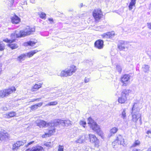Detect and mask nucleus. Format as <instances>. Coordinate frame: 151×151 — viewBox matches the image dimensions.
<instances>
[{
	"label": "nucleus",
	"instance_id": "nucleus-29",
	"mask_svg": "<svg viewBox=\"0 0 151 151\" xmlns=\"http://www.w3.org/2000/svg\"><path fill=\"white\" fill-rule=\"evenodd\" d=\"M126 109H123L122 111V112L121 114V118L122 119H125L126 118Z\"/></svg>",
	"mask_w": 151,
	"mask_h": 151
},
{
	"label": "nucleus",
	"instance_id": "nucleus-21",
	"mask_svg": "<svg viewBox=\"0 0 151 151\" xmlns=\"http://www.w3.org/2000/svg\"><path fill=\"white\" fill-rule=\"evenodd\" d=\"M11 19V22L13 24H17L20 21V18L16 15L12 17Z\"/></svg>",
	"mask_w": 151,
	"mask_h": 151
},
{
	"label": "nucleus",
	"instance_id": "nucleus-54",
	"mask_svg": "<svg viewBox=\"0 0 151 151\" xmlns=\"http://www.w3.org/2000/svg\"><path fill=\"white\" fill-rule=\"evenodd\" d=\"M2 57V55H0V58Z\"/></svg>",
	"mask_w": 151,
	"mask_h": 151
},
{
	"label": "nucleus",
	"instance_id": "nucleus-33",
	"mask_svg": "<svg viewBox=\"0 0 151 151\" xmlns=\"http://www.w3.org/2000/svg\"><path fill=\"white\" fill-rule=\"evenodd\" d=\"M39 15L41 18L44 19H45L46 14L45 13L42 12H41L39 14Z\"/></svg>",
	"mask_w": 151,
	"mask_h": 151
},
{
	"label": "nucleus",
	"instance_id": "nucleus-26",
	"mask_svg": "<svg viewBox=\"0 0 151 151\" xmlns=\"http://www.w3.org/2000/svg\"><path fill=\"white\" fill-rule=\"evenodd\" d=\"M136 0H131V1L130 3L129 6V9L130 10H131L133 9V6H135Z\"/></svg>",
	"mask_w": 151,
	"mask_h": 151
},
{
	"label": "nucleus",
	"instance_id": "nucleus-37",
	"mask_svg": "<svg viewBox=\"0 0 151 151\" xmlns=\"http://www.w3.org/2000/svg\"><path fill=\"white\" fill-rule=\"evenodd\" d=\"M60 125L61 124L63 126H65V120H60Z\"/></svg>",
	"mask_w": 151,
	"mask_h": 151
},
{
	"label": "nucleus",
	"instance_id": "nucleus-25",
	"mask_svg": "<svg viewBox=\"0 0 151 151\" xmlns=\"http://www.w3.org/2000/svg\"><path fill=\"white\" fill-rule=\"evenodd\" d=\"M37 43V42L32 41H31L24 42V45L25 46H33Z\"/></svg>",
	"mask_w": 151,
	"mask_h": 151
},
{
	"label": "nucleus",
	"instance_id": "nucleus-19",
	"mask_svg": "<svg viewBox=\"0 0 151 151\" xmlns=\"http://www.w3.org/2000/svg\"><path fill=\"white\" fill-rule=\"evenodd\" d=\"M25 151H44L43 148L40 146H37L32 148V149H28Z\"/></svg>",
	"mask_w": 151,
	"mask_h": 151
},
{
	"label": "nucleus",
	"instance_id": "nucleus-39",
	"mask_svg": "<svg viewBox=\"0 0 151 151\" xmlns=\"http://www.w3.org/2000/svg\"><path fill=\"white\" fill-rule=\"evenodd\" d=\"M79 124L80 125H82L84 127H85L84 125L86 124V123L85 121H80Z\"/></svg>",
	"mask_w": 151,
	"mask_h": 151
},
{
	"label": "nucleus",
	"instance_id": "nucleus-55",
	"mask_svg": "<svg viewBox=\"0 0 151 151\" xmlns=\"http://www.w3.org/2000/svg\"><path fill=\"white\" fill-rule=\"evenodd\" d=\"M135 151H137V150L136 149H135Z\"/></svg>",
	"mask_w": 151,
	"mask_h": 151
},
{
	"label": "nucleus",
	"instance_id": "nucleus-43",
	"mask_svg": "<svg viewBox=\"0 0 151 151\" xmlns=\"http://www.w3.org/2000/svg\"><path fill=\"white\" fill-rule=\"evenodd\" d=\"M147 26L148 27L151 29V23H147Z\"/></svg>",
	"mask_w": 151,
	"mask_h": 151
},
{
	"label": "nucleus",
	"instance_id": "nucleus-4",
	"mask_svg": "<svg viewBox=\"0 0 151 151\" xmlns=\"http://www.w3.org/2000/svg\"><path fill=\"white\" fill-rule=\"evenodd\" d=\"M38 51L35 50L31 51L22 54L20 55L17 58V61L19 62H21L22 61L24 60L26 56L30 58L32 56L35 54L37 53Z\"/></svg>",
	"mask_w": 151,
	"mask_h": 151
},
{
	"label": "nucleus",
	"instance_id": "nucleus-45",
	"mask_svg": "<svg viewBox=\"0 0 151 151\" xmlns=\"http://www.w3.org/2000/svg\"><path fill=\"white\" fill-rule=\"evenodd\" d=\"M1 109L4 111H6L8 109L6 107L4 106L1 108Z\"/></svg>",
	"mask_w": 151,
	"mask_h": 151
},
{
	"label": "nucleus",
	"instance_id": "nucleus-27",
	"mask_svg": "<svg viewBox=\"0 0 151 151\" xmlns=\"http://www.w3.org/2000/svg\"><path fill=\"white\" fill-rule=\"evenodd\" d=\"M140 144V142L138 140H135L131 147H135L139 146Z\"/></svg>",
	"mask_w": 151,
	"mask_h": 151
},
{
	"label": "nucleus",
	"instance_id": "nucleus-49",
	"mask_svg": "<svg viewBox=\"0 0 151 151\" xmlns=\"http://www.w3.org/2000/svg\"><path fill=\"white\" fill-rule=\"evenodd\" d=\"M34 142V141H32V142H29L27 144V145H26V146L27 147V146H28L29 145L32 144Z\"/></svg>",
	"mask_w": 151,
	"mask_h": 151
},
{
	"label": "nucleus",
	"instance_id": "nucleus-30",
	"mask_svg": "<svg viewBox=\"0 0 151 151\" xmlns=\"http://www.w3.org/2000/svg\"><path fill=\"white\" fill-rule=\"evenodd\" d=\"M16 113L14 111H12L8 113V114H6V115L8 116L9 117H8V118H9L14 116L16 115Z\"/></svg>",
	"mask_w": 151,
	"mask_h": 151
},
{
	"label": "nucleus",
	"instance_id": "nucleus-52",
	"mask_svg": "<svg viewBox=\"0 0 151 151\" xmlns=\"http://www.w3.org/2000/svg\"><path fill=\"white\" fill-rule=\"evenodd\" d=\"M83 4H81V7H82L83 6Z\"/></svg>",
	"mask_w": 151,
	"mask_h": 151
},
{
	"label": "nucleus",
	"instance_id": "nucleus-17",
	"mask_svg": "<svg viewBox=\"0 0 151 151\" xmlns=\"http://www.w3.org/2000/svg\"><path fill=\"white\" fill-rule=\"evenodd\" d=\"M103 41L101 40H97L95 43V47L99 49H102L103 48Z\"/></svg>",
	"mask_w": 151,
	"mask_h": 151
},
{
	"label": "nucleus",
	"instance_id": "nucleus-50",
	"mask_svg": "<svg viewBox=\"0 0 151 151\" xmlns=\"http://www.w3.org/2000/svg\"><path fill=\"white\" fill-rule=\"evenodd\" d=\"M1 67H2V65H0V74L1 73L2 71Z\"/></svg>",
	"mask_w": 151,
	"mask_h": 151
},
{
	"label": "nucleus",
	"instance_id": "nucleus-36",
	"mask_svg": "<svg viewBox=\"0 0 151 151\" xmlns=\"http://www.w3.org/2000/svg\"><path fill=\"white\" fill-rule=\"evenodd\" d=\"M47 147H50L52 145V143L50 142H47L44 144Z\"/></svg>",
	"mask_w": 151,
	"mask_h": 151
},
{
	"label": "nucleus",
	"instance_id": "nucleus-47",
	"mask_svg": "<svg viewBox=\"0 0 151 151\" xmlns=\"http://www.w3.org/2000/svg\"><path fill=\"white\" fill-rule=\"evenodd\" d=\"M48 20L49 21L51 22V23H52L53 22V19L52 18H49L48 19Z\"/></svg>",
	"mask_w": 151,
	"mask_h": 151
},
{
	"label": "nucleus",
	"instance_id": "nucleus-23",
	"mask_svg": "<svg viewBox=\"0 0 151 151\" xmlns=\"http://www.w3.org/2000/svg\"><path fill=\"white\" fill-rule=\"evenodd\" d=\"M118 130V129L115 127H114L112 129H111L110 131V133H109V134L108 135V136L109 137H110L116 133L117 132Z\"/></svg>",
	"mask_w": 151,
	"mask_h": 151
},
{
	"label": "nucleus",
	"instance_id": "nucleus-3",
	"mask_svg": "<svg viewBox=\"0 0 151 151\" xmlns=\"http://www.w3.org/2000/svg\"><path fill=\"white\" fill-rule=\"evenodd\" d=\"M77 69L76 66L74 65H71L70 67L63 70L61 72L60 76L61 77L71 76L75 73Z\"/></svg>",
	"mask_w": 151,
	"mask_h": 151
},
{
	"label": "nucleus",
	"instance_id": "nucleus-44",
	"mask_svg": "<svg viewBox=\"0 0 151 151\" xmlns=\"http://www.w3.org/2000/svg\"><path fill=\"white\" fill-rule=\"evenodd\" d=\"M42 103H38L37 104H36L37 106V107L41 106L42 104Z\"/></svg>",
	"mask_w": 151,
	"mask_h": 151
},
{
	"label": "nucleus",
	"instance_id": "nucleus-34",
	"mask_svg": "<svg viewBox=\"0 0 151 151\" xmlns=\"http://www.w3.org/2000/svg\"><path fill=\"white\" fill-rule=\"evenodd\" d=\"M72 122L69 120H65V125H67V126H70L72 124Z\"/></svg>",
	"mask_w": 151,
	"mask_h": 151
},
{
	"label": "nucleus",
	"instance_id": "nucleus-16",
	"mask_svg": "<svg viewBox=\"0 0 151 151\" xmlns=\"http://www.w3.org/2000/svg\"><path fill=\"white\" fill-rule=\"evenodd\" d=\"M25 143L26 141L24 140H23V141H17L16 143L13 144L12 149L13 150H17L20 146L23 145Z\"/></svg>",
	"mask_w": 151,
	"mask_h": 151
},
{
	"label": "nucleus",
	"instance_id": "nucleus-20",
	"mask_svg": "<svg viewBox=\"0 0 151 151\" xmlns=\"http://www.w3.org/2000/svg\"><path fill=\"white\" fill-rule=\"evenodd\" d=\"M87 139V138L85 135H83L80 136L76 140L75 142L76 143H82L85 142Z\"/></svg>",
	"mask_w": 151,
	"mask_h": 151
},
{
	"label": "nucleus",
	"instance_id": "nucleus-9",
	"mask_svg": "<svg viewBox=\"0 0 151 151\" xmlns=\"http://www.w3.org/2000/svg\"><path fill=\"white\" fill-rule=\"evenodd\" d=\"M93 15L96 21L99 20L103 16L101 10L99 9L94 10L93 12Z\"/></svg>",
	"mask_w": 151,
	"mask_h": 151
},
{
	"label": "nucleus",
	"instance_id": "nucleus-38",
	"mask_svg": "<svg viewBox=\"0 0 151 151\" xmlns=\"http://www.w3.org/2000/svg\"><path fill=\"white\" fill-rule=\"evenodd\" d=\"M64 147L63 146H59L58 151H63Z\"/></svg>",
	"mask_w": 151,
	"mask_h": 151
},
{
	"label": "nucleus",
	"instance_id": "nucleus-13",
	"mask_svg": "<svg viewBox=\"0 0 151 151\" xmlns=\"http://www.w3.org/2000/svg\"><path fill=\"white\" fill-rule=\"evenodd\" d=\"M130 76L129 74H125L122 76L121 78V81L123 83V86H126L128 84Z\"/></svg>",
	"mask_w": 151,
	"mask_h": 151
},
{
	"label": "nucleus",
	"instance_id": "nucleus-6",
	"mask_svg": "<svg viewBox=\"0 0 151 151\" xmlns=\"http://www.w3.org/2000/svg\"><path fill=\"white\" fill-rule=\"evenodd\" d=\"M16 88L14 87H12L8 89H5L0 91V97H4L7 96L12 93L13 91H15Z\"/></svg>",
	"mask_w": 151,
	"mask_h": 151
},
{
	"label": "nucleus",
	"instance_id": "nucleus-12",
	"mask_svg": "<svg viewBox=\"0 0 151 151\" xmlns=\"http://www.w3.org/2000/svg\"><path fill=\"white\" fill-rule=\"evenodd\" d=\"M9 135L5 131L1 132L0 134V140L1 141H7L9 139Z\"/></svg>",
	"mask_w": 151,
	"mask_h": 151
},
{
	"label": "nucleus",
	"instance_id": "nucleus-32",
	"mask_svg": "<svg viewBox=\"0 0 151 151\" xmlns=\"http://www.w3.org/2000/svg\"><path fill=\"white\" fill-rule=\"evenodd\" d=\"M150 67L147 65H145L143 67V70L145 72H147L149 70Z\"/></svg>",
	"mask_w": 151,
	"mask_h": 151
},
{
	"label": "nucleus",
	"instance_id": "nucleus-48",
	"mask_svg": "<svg viewBox=\"0 0 151 151\" xmlns=\"http://www.w3.org/2000/svg\"><path fill=\"white\" fill-rule=\"evenodd\" d=\"M89 78H85L84 80V82L85 83H87L89 82Z\"/></svg>",
	"mask_w": 151,
	"mask_h": 151
},
{
	"label": "nucleus",
	"instance_id": "nucleus-31",
	"mask_svg": "<svg viewBox=\"0 0 151 151\" xmlns=\"http://www.w3.org/2000/svg\"><path fill=\"white\" fill-rule=\"evenodd\" d=\"M9 46L12 49H14L17 48L18 46L17 45L15 44H11L12 43H9Z\"/></svg>",
	"mask_w": 151,
	"mask_h": 151
},
{
	"label": "nucleus",
	"instance_id": "nucleus-10",
	"mask_svg": "<svg viewBox=\"0 0 151 151\" xmlns=\"http://www.w3.org/2000/svg\"><path fill=\"white\" fill-rule=\"evenodd\" d=\"M134 105L133 106V107L132 108V120L133 122H136L138 120V119H139V121L141 123V115L139 114V112L137 111V112L135 113L134 112Z\"/></svg>",
	"mask_w": 151,
	"mask_h": 151
},
{
	"label": "nucleus",
	"instance_id": "nucleus-51",
	"mask_svg": "<svg viewBox=\"0 0 151 151\" xmlns=\"http://www.w3.org/2000/svg\"><path fill=\"white\" fill-rule=\"evenodd\" d=\"M30 2H32V3H34V1H31V0H30Z\"/></svg>",
	"mask_w": 151,
	"mask_h": 151
},
{
	"label": "nucleus",
	"instance_id": "nucleus-2",
	"mask_svg": "<svg viewBox=\"0 0 151 151\" xmlns=\"http://www.w3.org/2000/svg\"><path fill=\"white\" fill-rule=\"evenodd\" d=\"M88 123L90 128H91L93 130L96 132L99 136L103 138V134L100 130L99 126L90 117L88 119Z\"/></svg>",
	"mask_w": 151,
	"mask_h": 151
},
{
	"label": "nucleus",
	"instance_id": "nucleus-7",
	"mask_svg": "<svg viewBox=\"0 0 151 151\" xmlns=\"http://www.w3.org/2000/svg\"><path fill=\"white\" fill-rule=\"evenodd\" d=\"M129 43L125 41H120L118 45V48L120 50L126 51L129 47Z\"/></svg>",
	"mask_w": 151,
	"mask_h": 151
},
{
	"label": "nucleus",
	"instance_id": "nucleus-42",
	"mask_svg": "<svg viewBox=\"0 0 151 151\" xmlns=\"http://www.w3.org/2000/svg\"><path fill=\"white\" fill-rule=\"evenodd\" d=\"M105 28V27L104 26H99L98 27V29L99 31H101L103 29Z\"/></svg>",
	"mask_w": 151,
	"mask_h": 151
},
{
	"label": "nucleus",
	"instance_id": "nucleus-18",
	"mask_svg": "<svg viewBox=\"0 0 151 151\" xmlns=\"http://www.w3.org/2000/svg\"><path fill=\"white\" fill-rule=\"evenodd\" d=\"M115 35L114 32L112 31L111 32H107L106 33L102 35L103 38H109L113 37Z\"/></svg>",
	"mask_w": 151,
	"mask_h": 151
},
{
	"label": "nucleus",
	"instance_id": "nucleus-53",
	"mask_svg": "<svg viewBox=\"0 0 151 151\" xmlns=\"http://www.w3.org/2000/svg\"><path fill=\"white\" fill-rule=\"evenodd\" d=\"M150 8L151 9V4H150Z\"/></svg>",
	"mask_w": 151,
	"mask_h": 151
},
{
	"label": "nucleus",
	"instance_id": "nucleus-35",
	"mask_svg": "<svg viewBox=\"0 0 151 151\" xmlns=\"http://www.w3.org/2000/svg\"><path fill=\"white\" fill-rule=\"evenodd\" d=\"M30 108L32 110H35L38 108L36 104L31 106Z\"/></svg>",
	"mask_w": 151,
	"mask_h": 151
},
{
	"label": "nucleus",
	"instance_id": "nucleus-14",
	"mask_svg": "<svg viewBox=\"0 0 151 151\" xmlns=\"http://www.w3.org/2000/svg\"><path fill=\"white\" fill-rule=\"evenodd\" d=\"M36 123L37 126L40 128H42L45 127H49V123H47L43 120H39L36 121Z\"/></svg>",
	"mask_w": 151,
	"mask_h": 151
},
{
	"label": "nucleus",
	"instance_id": "nucleus-11",
	"mask_svg": "<svg viewBox=\"0 0 151 151\" xmlns=\"http://www.w3.org/2000/svg\"><path fill=\"white\" fill-rule=\"evenodd\" d=\"M116 143H117L119 145H123L124 146V140L122 136L121 135H118L116 140L112 142L113 145L115 146V144ZM114 147L115 148L116 147Z\"/></svg>",
	"mask_w": 151,
	"mask_h": 151
},
{
	"label": "nucleus",
	"instance_id": "nucleus-41",
	"mask_svg": "<svg viewBox=\"0 0 151 151\" xmlns=\"http://www.w3.org/2000/svg\"><path fill=\"white\" fill-rule=\"evenodd\" d=\"M147 134L148 135H147V136H148L150 138H151V131H147Z\"/></svg>",
	"mask_w": 151,
	"mask_h": 151
},
{
	"label": "nucleus",
	"instance_id": "nucleus-15",
	"mask_svg": "<svg viewBox=\"0 0 151 151\" xmlns=\"http://www.w3.org/2000/svg\"><path fill=\"white\" fill-rule=\"evenodd\" d=\"M50 127V128L49 129L48 132L42 135V138H45L50 136L55 132V127Z\"/></svg>",
	"mask_w": 151,
	"mask_h": 151
},
{
	"label": "nucleus",
	"instance_id": "nucleus-24",
	"mask_svg": "<svg viewBox=\"0 0 151 151\" xmlns=\"http://www.w3.org/2000/svg\"><path fill=\"white\" fill-rule=\"evenodd\" d=\"M42 84L41 83H39L37 84H35L33 86L32 88V91H35L38 90L42 86Z\"/></svg>",
	"mask_w": 151,
	"mask_h": 151
},
{
	"label": "nucleus",
	"instance_id": "nucleus-46",
	"mask_svg": "<svg viewBox=\"0 0 151 151\" xmlns=\"http://www.w3.org/2000/svg\"><path fill=\"white\" fill-rule=\"evenodd\" d=\"M40 99H32L31 100V101H30L29 102H33L34 101H37V100H39V99H40Z\"/></svg>",
	"mask_w": 151,
	"mask_h": 151
},
{
	"label": "nucleus",
	"instance_id": "nucleus-22",
	"mask_svg": "<svg viewBox=\"0 0 151 151\" xmlns=\"http://www.w3.org/2000/svg\"><path fill=\"white\" fill-rule=\"evenodd\" d=\"M60 120L58 119L54 120L53 122L49 123V127H55L60 125Z\"/></svg>",
	"mask_w": 151,
	"mask_h": 151
},
{
	"label": "nucleus",
	"instance_id": "nucleus-1",
	"mask_svg": "<svg viewBox=\"0 0 151 151\" xmlns=\"http://www.w3.org/2000/svg\"><path fill=\"white\" fill-rule=\"evenodd\" d=\"M35 29L33 28H31L29 27H27L24 30L21 31H16L15 33H12L11 36L12 40H8L6 38L3 40V41L7 43H12L15 41L16 38L24 37L29 35L34 32Z\"/></svg>",
	"mask_w": 151,
	"mask_h": 151
},
{
	"label": "nucleus",
	"instance_id": "nucleus-40",
	"mask_svg": "<svg viewBox=\"0 0 151 151\" xmlns=\"http://www.w3.org/2000/svg\"><path fill=\"white\" fill-rule=\"evenodd\" d=\"M116 69L118 70L119 73H120L122 71V68L119 66H117Z\"/></svg>",
	"mask_w": 151,
	"mask_h": 151
},
{
	"label": "nucleus",
	"instance_id": "nucleus-5",
	"mask_svg": "<svg viewBox=\"0 0 151 151\" xmlns=\"http://www.w3.org/2000/svg\"><path fill=\"white\" fill-rule=\"evenodd\" d=\"M131 91L129 90H124L121 93V96L119 97L118 101L119 103L122 104L126 103L127 100V97Z\"/></svg>",
	"mask_w": 151,
	"mask_h": 151
},
{
	"label": "nucleus",
	"instance_id": "nucleus-8",
	"mask_svg": "<svg viewBox=\"0 0 151 151\" xmlns=\"http://www.w3.org/2000/svg\"><path fill=\"white\" fill-rule=\"evenodd\" d=\"M90 142L93 143L95 147H98L99 146V141L94 134H89Z\"/></svg>",
	"mask_w": 151,
	"mask_h": 151
},
{
	"label": "nucleus",
	"instance_id": "nucleus-28",
	"mask_svg": "<svg viewBox=\"0 0 151 151\" xmlns=\"http://www.w3.org/2000/svg\"><path fill=\"white\" fill-rule=\"evenodd\" d=\"M58 103L57 101H51L49 102V103L46 104L45 105V106H54L57 105Z\"/></svg>",
	"mask_w": 151,
	"mask_h": 151
}]
</instances>
